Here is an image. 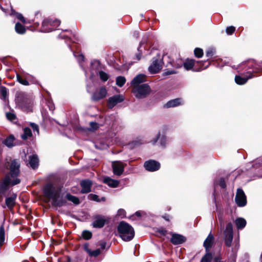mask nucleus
I'll return each instance as SVG.
<instances>
[{"mask_svg":"<svg viewBox=\"0 0 262 262\" xmlns=\"http://www.w3.org/2000/svg\"><path fill=\"white\" fill-rule=\"evenodd\" d=\"M146 81V76L144 74L137 75L132 81L131 84L134 86L140 85L139 84Z\"/></svg>","mask_w":262,"mask_h":262,"instance_id":"17","label":"nucleus"},{"mask_svg":"<svg viewBox=\"0 0 262 262\" xmlns=\"http://www.w3.org/2000/svg\"><path fill=\"white\" fill-rule=\"evenodd\" d=\"M214 52L212 50H208L206 52V56L208 57H211L213 55Z\"/></svg>","mask_w":262,"mask_h":262,"instance_id":"49","label":"nucleus"},{"mask_svg":"<svg viewBox=\"0 0 262 262\" xmlns=\"http://www.w3.org/2000/svg\"><path fill=\"white\" fill-rule=\"evenodd\" d=\"M214 262H222L220 257H216L214 259Z\"/></svg>","mask_w":262,"mask_h":262,"instance_id":"53","label":"nucleus"},{"mask_svg":"<svg viewBox=\"0 0 262 262\" xmlns=\"http://www.w3.org/2000/svg\"><path fill=\"white\" fill-rule=\"evenodd\" d=\"M141 53H139L136 54V58H137V60L138 61L139 60L141 59Z\"/></svg>","mask_w":262,"mask_h":262,"instance_id":"52","label":"nucleus"},{"mask_svg":"<svg viewBox=\"0 0 262 262\" xmlns=\"http://www.w3.org/2000/svg\"><path fill=\"white\" fill-rule=\"evenodd\" d=\"M101 200H102V201H104V200H105V199H104V198H102Z\"/></svg>","mask_w":262,"mask_h":262,"instance_id":"60","label":"nucleus"},{"mask_svg":"<svg viewBox=\"0 0 262 262\" xmlns=\"http://www.w3.org/2000/svg\"><path fill=\"white\" fill-rule=\"evenodd\" d=\"M194 53L195 56L198 58L201 57L203 55V50L200 48H196L194 51Z\"/></svg>","mask_w":262,"mask_h":262,"instance_id":"38","label":"nucleus"},{"mask_svg":"<svg viewBox=\"0 0 262 262\" xmlns=\"http://www.w3.org/2000/svg\"><path fill=\"white\" fill-rule=\"evenodd\" d=\"M20 163L16 160L12 161L10 164V177L7 176L0 183V201L3 200L4 196L6 195V193L9 188V186L11 184L15 185L20 183L19 179L16 178L13 180L11 178H14L17 177L19 173Z\"/></svg>","mask_w":262,"mask_h":262,"instance_id":"1","label":"nucleus"},{"mask_svg":"<svg viewBox=\"0 0 262 262\" xmlns=\"http://www.w3.org/2000/svg\"><path fill=\"white\" fill-rule=\"evenodd\" d=\"M90 125L91 127L90 130H95L99 127L98 124L94 122H90Z\"/></svg>","mask_w":262,"mask_h":262,"instance_id":"41","label":"nucleus"},{"mask_svg":"<svg viewBox=\"0 0 262 262\" xmlns=\"http://www.w3.org/2000/svg\"><path fill=\"white\" fill-rule=\"evenodd\" d=\"M100 252H101L100 250L99 249H97L94 251H91V252L89 254V255L91 256L96 257L100 254Z\"/></svg>","mask_w":262,"mask_h":262,"instance_id":"40","label":"nucleus"},{"mask_svg":"<svg viewBox=\"0 0 262 262\" xmlns=\"http://www.w3.org/2000/svg\"><path fill=\"white\" fill-rule=\"evenodd\" d=\"M184 61L181 58L177 59L175 61H173L172 66L176 68H180L183 65Z\"/></svg>","mask_w":262,"mask_h":262,"instance_id":"33","label":"nucleus"},{"mask_svg":"<svg viewBox=\"0 0 262 262\" xmlns=\"http://www.w3.org/2000/svg\"><path fill=\"white\" fill-rule=\"evenodd\" d=\"M158 140H159V144L161 147H166L167 144V141L166 137L164 134L161 135L160 133L159 132L157 135V136L151 142L152 144L154 145Z\"/></svg>","mask_w":262,"mask_h":262,"instance_id":"13","label":"nucleus"},{"mask_svg":"<svg viewBox=\"0 0 262 262\" xmlns=\"http://www.w3.org/2000/svg\"><path fill=\"white\" fill-rule=\"evenodd\" d=\"M212 258V254L207 253L202 257L201 262H211Z\"/></svg>","mask_w":262,"mask_h":262,"instance_id":"35","label":"nucleus"},{"mask_svg":"<svg viewBox=\"0 0 262 262\" xmlns=\"http://www.w3.org/2000/svg\"><path fill=\"white\" fill-rule=\"evenodd\" d=\"M194 64V60L193 59H187L183 63L184 67L187 70L191 69Z\"/></svg>","mask_w":262,"mask_h":262,"instance_id":"26","label":"nucleus"},{"mask_svg":"<svg viewBox=\"0 0 262 262\" xmlns=\"http://www.w3.org/2000/svg\"><path fill=\"white\" fill-rule=\"evenodd\" d=\"M219 221L220 222L221 226H224V222H223V221L222 217H219Z\"/></svg>","mask_w":262,"mask_h":262,"instance_id":"56","label":"nucleus"},{"mask_svg":"<svg viewBox=\"0 0 262 262\" xmlns=\"http://www.w3.org/2000/svg\"><path fill=\"white\" fill-rule=\"evenodd\" d=\"M120 237L124 241H129L133 238L135 232L133 227L128 224L122 221L118 226Z\"/></svg>","mask_w":262,"mask_h":262,"instance_id":"3","label":"nucleus"},{"mask_svg":"<svg viewBox=\"0 0 262 262\" xmlns=\"http://www.w3.org/2000/svg\"><path fill=\"white\" fill-rule=\"evenodd\" d=\"M125 211L124 210L122 209H120L118 211V214L119 216H121V217H123L125 216Z\"/></svg>","mask_w":262,"mask_h":262,"instance_id":"46","label":"nucleus"},{"mask_svg":"<svg viewBox=\"0 0 262 262\" xmlns=\"http://www.w3.org/2000/svg\"><path fill=\"white\" fill-rule=\"evenodd\" d=\"M14 137L12 135H11L8 138H7V139H6L4 140V143L8 147L11 148L14 145Z\"/></svg>","mask_w":262,"mask_h":262,"instance_id":"25","label":"nucleus"},{"mask_svg":"<svg viewBox=\"0 0 262 262\" xmlns=\"http://www.w3.org/2000/svg\"><path fill=\"white\" fill-rule=\"evenodd\" d=\"M92 184V182L90 180H86L82 181L80 182V185L82 187L81 192L85 193L90 192Z\"/></svg>","mask_w":262,"mask_h":262,"instance_id":"15","label":"nucleus"},{"mask_svg":"<svg viewBox=\"0 0 262 262\" xmlns=\"http://www.w3.org/2000/svg\"><path fill=\"white\" fill-rule=\"evenodd\" d=\"M144 166L145 169L149 171H157L160 167V164L159 162L151 160L145 162Z\"/></svg>","mask_w":262,"mask_h":262,"instance_id":"11","label":"nucleus"},{"mask_svg":"<svg viewBox=\"0 0 262 262\" xmlns=\"http://www.w3.org/2000/svg\"><path fill=\"white\" fill-rule=\"evenodd\" d=\"M6 117L9 120L13 122H14L16 119V116L12 113H6Z\"/></svg>","mask_w":262,"mask_h":262,"instance_id":"39","label":"nucleus"},{"mask_svg":"<svg viewBox=\"0 0 262 262\" xmlns=\"http://www.w3.org/2000/svg\"><path fill=\"white\" fill-rule=\"evenodd\" d=\"M213 236L212 234L210 233L204 242V246L205 247L206 250H208L210 248L213 243Z\"/></svg>","mask_w":262,"mask_h":262,"instance_id":"23","label":"nucleus"},{"mask_svg":"<svg viewBox=\"0 0 262 262\" xmlns=\"http://www.w3.org/2000/svg\"><path fill=\"white\" fill-rule=\"evenodd\" d=\"M113 173L117 176H120L124 171L126 164L120 161H114L112 162Z\"/></svg>","mask_w":262,"mask_h":262,"instance_id":"9","label":"nucleus"},{"mask_svg":"<svg viewBox=\"0 0 262 262\" xmlns=\"http://www.w3.org/2000/svg\"><path fill=\"white\" fill-rule=\"evenodd\" d=\"M139 144H140V143L139 142L136 141H134L132 143V144L134 145V146L138 145Z\"/></svg>","mask_w":262,"mask_h":262,"instance_id":"55","label":"nucleus"},{"mask_svg":"<svg viewBox=\"0 0 262 262\" xmlns=\"http://www.w3.org/2000/svg\"><path fill=\"white\" fill-rule=\"evenodd\" d=\"M182 104H183V101L181 98H176L167 102L165 104V107L167 108L176 107Z\"/></svg>","mask_w":262,"mask_h":262,"instance_id":"19","label":"nucleus"},{"mask_svg":"<svg viewBox=\"0 0 262 262\" xmlns=\"http://www.w3.org/2000/svg\"><path fill=\"white\" fill-rule=\"evenodd\" d=\"M104 182L109 186L113 188L117 187L119 184V182L118 180L112 179L109 177L104 178Z\"/></svg>","mask_w":262,"mask_h":262,"instance_id":"22","label":"nucleus"},{"mask_svg":"<svg viewBox=\"0 0 262 262\" xmlns=\"http://www.w3.org/2000/svg\"><path fill=\"white\" fill-rule=\"evenodd\" d=\"M30 126L32 127V128L33 129V131L34 132L36 131L37 132V134L38 135L39 134V129H38V125L37 124H36L35 123H31L30 124Z\"/></svg>","mask_w":262,"mask_h":262,"instance_id":"45","label":"nucleus"},{"mask_svg":"<svg viewBox=\"0 0 262 262\" xmlns=\"http://www.w3.org/2000/svg\"><path fill=\"white\" fill-rule=\"evenodd\" d=\"M235 31V28L233 26H230L226 28V33L229 34L231 35Z\"/></svg>","mask_w":262,"mask_h":262,"instance_id":"43","label":"nucleus"},{"mask_svg":"<svg viewBox=\"0 0 262 262\" xmlns=\"http://www.w3.org/2000/svg\"><path fill=\"white\" fill-rule=\"evenodd\" d=\"M1 95L3 96L4 99H5L7 97V89L5 87H2L1 89Z\"/></svg>","mask_w":262,"mask_h":262,"instance_id":"42","label":"nucleus"},{"mask_svg":"<svg viewBox=\"0 0 262 262\" xmlns=\"http://www.w3.org/2000/svg\"><path fill=\"white\" fill-rule=\"evenodd\" d=\"M60 21L58 19L52 20L49 19H45L42 23V31L43 32H49L59 26Z\"/></svg>","mask_w":262,"mask_h":262,"instance_id":"5","label":"nucleus"},{"mask_svg":"<svg viewBox=\"0 0 262 262\" xmlns=\"http://www.w3.org/2000/svg\"><path fill=\"white\" fill-rule=\"evenodd\" d=\"M235 225L238 229L244 228L246 225V221L242 217H238L235 221Z\"/></svg>","mask_w":262,"mask_h":262,"instance_id":"24","label":"nucleus"},{"mask_svg":"<svg viewBox=\"0 0 262 262\" xmlns=\"http://www.w3.org/2000/svg\"><path fill=\"white\" fill-rule=\"evenodd\" d=\"M66 198L69 201L72 202L76 205H77L79 203V199L76 196L68 194L67 195Z\"/></svg>","mask_w":262,"mask_h":262,"instance_id":"31","label":"nucleus"},{"mask_svg":"<svg viewBox=\"0 0 262 262\" xmlns=\"http://www.w3.org/2000/svg\"><path fill=\"white\" fill-rule=\"evenodd\" d=\"M124 100L123 96L121 95H116L109 98L108 99V106L110 108L114 107L116 104Z\"/></svg>","mask_w":262,"mask_h":262,"instance_id":"12","label":"nucleus"},{"mask_svg":"<svg viewBox=\"0 0 262 262\" xmlns=\"http://www.w3.org/2000/svg\"><path fill=\"white\" fill-rule=\"evenodd\" d=\"M85 75H86V74H87V73H86V71L85 72Z\"/></svg>","mask_w":262,"mask_h":262,"instance_id":"62","label":"nucleus"},{"mask_svg":"<svg viewBox=\"0 0 262 262\" xmlns=\"http://www.w3.org/2000/svg\"><path fill=\"white\" fill-rule=\"evenodd\" d=\"M224 241L226 246L230 247L231 246L233 240V229L232 225L231 223H229L226 227V229L224 232Z\"/></svg>","mask_w":262,"mask_h":262,"instance_id":"6","label":"nucleus"},{"mask_svg":"<svg viewBox=\"0 0 262 262\" xmlns=\"http://www.w3.org/2000/svg\"><path fill=\"white\" fill-rule=\"evenodd\" d=\"M135 215H136V216H137L138 217L141 216V212H140V211H137L135 213Z\"/></svg>","mask_w":262,"mask_h":262,"instance_id":"57","label":"nucleus"},{"mask_svg":"<svg viewBox=\"0 0 262 262\" xmlns=\"http://www.w3.org/2000/svg\"><path fill=\"white\" fill-rule=\"evenodd\" d=\"M82 235V237H83V238L88 240V239H90L92 237V234L90 231L85 230V231H83Z\"/></svg>","mask_w":262,"mask_h":262,"instance_id":"36","label":"nucleus"},{"mask_svg":"<svg viewBox=\"0 0 262 262\" xmlns=\"http://www.w3.org/2000/svg\"><path fill=\"white\" fill-rule=\"evenodd\" d=\"M162 61L161 59L154 58L152 62L148 68V71L151 74L159 73L162 68Z\"/></svg>","mask_w":262,"mask_h":262,"instance_id":"7","label":"nucleus"},{"mask_svg":"<svg viewBox=\"0 0 262 262\" xmlns=\"http://www.w3.org/2000/svg\"><path fill=\"white\" fill-rule=\"evenodd\" d=\"M253 77L254 76L252 73L249 74V76L246 77H243L241 76H235V81L237 84L242 85L246 83L249 79Z\"/></svg>","mask_w":262,"mask_h":262,"instance_id":"20","label":"nucleus"},{"mask_svg":"<svg viewBox=\"0 0 262 262\" xmlns=\"http://www.w3.org/2000/svg\"><path fill=\"white\" fill-rule=\"evenodd\" d=\"M45 196L49 200H52L54 206L61 207L66 204V201L60 195V191L54 185L48 184L43 189Z\"/></svg>","mask_w":262,"mask_h":262,"instance_id":"2","label":"nucleus"},{"mask_svg":"<svg viewBox=\"0 0 262 262\" xmlns=\"http://www.w3.org/2000/svg\"><path fill=\"white\" fill-rule=\"evenodd\" d=\"M15 29L16 32L18 34H24L26 32L25 27L19 23L16 24Z\"/></svg>","mask_w":262,"mask_h":262,"instance_id":"27","label":"nucleus"},{"mask_svg":"<svg viewBox=\"0 0 262 262\" xmlns=\"http://www.w3.org/2000/svg\"><path fill=\"white\" fill-rule=\"evenodd\" d=\"M17 81L23 85H28L29 84V82L27 80L23 79L18 74L17 75Z\"/></svg>","mask_w":262,"mask_h":262,"instance_id":"37","label":"nucleus"},{"mask_svg":"<svg viewBox=\"0 0 262 262\" xmlns=\"http://www.w3.org/2000/svg\"><path fill=\"white\" fill-rule=\"evenodd\" d=\"M235 200L236 203L239 207H243L246 205V196L242 189L239 188L237 190Z\"/></svg>","mask_w":262,"mask_h":262,"instance_id":"8","label":"nucleus"},{"mask_svg":"<svg viewBox=\"0 0 262 262\" xmlns=\"http://www.w3.org/2000/svg\"><path fill=\"white\" fill-rule=\"evenodd\" d=\"M132 92L137 98L141 99L146 97L150 93V88L147 84L135 85L133 89Z\"/></svg>","mask_w":262,"mask_h":262,"instance_id":"4","label":"nucleus"},{"mask_svg":"<svg viewBox=\"0 0 262 262\" xmlns=\"http://www.w3.org/2000/svg\"><path fill=\"white\" fill-rule=\"evenodd\" d=\"M16 194H13L10 197H7L5 200V204L7 207L10 209L12 210L16 203Z\"/></svg>","mask_w":262,"mask_h":262,"instance_id":"16","label":"nucleus"},{"mask_svg":"<svg viewBox=\"0 0 262 262\" xmlns=\"http://www.w3.org/2000/svg\"><path fill=\"white\" fill-rule=\"evenodd\" d=\"M29 164L30 167L32 168H35L38 164V159L37 156L36 155H33L32 156H30L29 157Z\"/></svg>","mask_w":262,"mask_h":262,"instance_id":"21","label":"nucleus"},{"mask_svg":"<svg viewBox=\"0 0 262 262\" xmlns=\"http://www.w3.org/2000/svg\"><path fill=\"white\" fill-rule=\"evenodd\" d=\"M74 56L76 57L77 60L79 62L80 65L81 66V62L84 61V56L82 54H79L78 55L74 54Z\"/></svg>","mask_w":262,"mask_h":262,"instance_id":"44","label":"nucleus"},{"mask_svg":"<svg viewBox=\"0 0 262 262\" xmlns=\"http://www.w3.org/2000/svg\"><path fill=\"white\" fill-rule=\"evenodd\" d=\"M32 136V132L29 127H25L24 129V134L21 135L22 139L26 140Z\"/></svg>","mask_w":262,"mask_h":262,"instance_id":"28","label":"nucleus"},{"mask_svg":"<svg viewBox=\"0 0 262 262\" xmlns=\"http://www.w3.org/2000/svg\"><path fill=\"white\" fill-rule=\"evenodd\" d=\"M214 185L215 186L219 185L222 188H225L226 187L225 180L222 178H221L219 180H216L214 183Z\"/></svg>","mask_w":262,"mask_h":262,"instance_id":"34","label":"nucleus"},{"mask_svg":"<svg viewBox=\"0 0 262 262\" xmlns=\"http://www.w3.org/2000/svg\"><path fill=\"white\" fill-rule=\"evenodd\" d=\"M159 232L162 235H165L166 233V230L165 229L160 230Z\"/></svg>","mask_w":262,"mask_h":262,"instance_id":"54","label":"nucleus"},{"mask_svg":"<svg viewBox=\"0 0 262 262\" xmlns=\"http://www.w3.org/2000/svg\"><path fill=\"white\" fill-rule=\"evenodd\" d=\"M90 196H91V199L95 201H97V202H99L100 201V200L98 198V196L96 195V194H90Z\"/></svg>","mask_w":262,"mask_h":262,"instance_id":"48","label":"nucleus"},{"mask_svg":"<svg viewBox=\"0 0 262 262\" xmlns=\"http://www.w3.org/2000/svg\"><path fill=\"white\" fill-rule=\"evenodd\" d=\"M101 247L102 248V249H104L105 248V243H102L101 245Z\"/></svg>","mask_w":262,"mask_h":262,"instance_id":"58","label":"nucleus"},{"mask_svg":"<svg viewBox=\"0 0 262 262\" xmlns=\"http://www.w3.org/2000/svg\"><path fill=\"white\" fill-rule=\"evenodd\" d=\"M125 82L126 79L123 76H118L116 78V83L119 87L123 86Z\"/></svg>","mask_w":262,"mask_h":262,"instance_id":"29","label":"nucleus"},{"mask_svg":"<svg viewBox=\"0 0 262 262\" xmlns=\"http://www.w3.org/2000/svg\"><path fill=\"white\" fill-rule=\"evenodd\" d=\"M5 229L3 225L0 227V246H2L5 241Z\"/></svg>","mask_w":262,"mask_h":262,"instance_id":"30","label":"nucleus"},{"mask_svg":"<svg viewBox=\"0 0 262 262\" xmlns=\"http://www.w3.org/2000/svg\"><path fill=\"white\" fill-rule=\"evenodd\" d=\"M175 73H176V72L174 70H170V71H168L165 72L164 75H171V74H175Z\"/></svg>","mask_w":262,"mask_h":262,"instance_id":"51","label":"nucleus"},{"mask_svg":"<svg viewBox=\"0 0 262 262\" xmlns=\"http://www.w3.org/2000/svg\"><path fill=\"white\" fill-rule=\"evenodd\" d=\"M67 259H68V262H70V259L69 258H68Z\"/></svg>","mask_w":262,"mask_h":262,"instance_id":"61","label":"nucleus"},{"mask_svg":"<svg viewBox=\"0 0 262 262\" xmlns=\"http://www.w3.org/2000/svg\"><path fill=\"white\" fill-rule=\"evenodd\" d=\"M99 75L100 79L104 82L106 81L110 77L108 74L102 71L99 72Z\"/></svg>","mask_w":262,"mask_h":262,"instance_id":"32","label":"nucleus"},{"mask_svg":"<svg viewBox=\"0 0 262 262\" xmlns=\"http://www.w3.org/2000/svg\"><path fill=\"white\" fill-rule=\"evenodd\" d=\"M107 95V90L104 86H102L97 89L93 93L92 99L96 101L105 98Z\"/></svg>","mask_w":262,"mask_h":262,"instance_id":"10","label":"nucleus"},{"mask_svg":"<svg viewBox=\"0 0 262 262\" xmlns=\"http://www.w3.org/2000/svg\"><path fill=\"white\" fill-rule=\"evenodd\" d=\"M106 220L104 216L97 215L95 217L92 225L94 228H102L104 225Z\"/></svg>","mask_w":262,"mask_h":262,"instance_id":"14","label":"nucleus"},{"mask_svg":"<svg viewBox=\"0 0 262 262\" xmlns=\"http://www.w3.org/2000/svg\"><path fill=\"white\" fill-rule=\"evenodd\" d=\"M185 241L184 237L178 234H173L171 238V243L174 245L181 244Z\"/></svg>","mask_w":262,"mask_h":262,"instance_id":"18","label":"nucleus"},{"mask_svg":"<svg viewBox=\"0 0 262 262\" xmlns=\"http://www.w3.org/2000/svg\"><path fill=\"white\" fill-rule=\"evenodd\" d=\"M84 249L89 254L90 253L91 250L89 248L88 245L85 244L84 245Z\"/></svg>","mask_w":262,"mask_h":262,"instance_id":"50","label":"nucleus"},{"mask_svg":"<svg viewBox=\"0 0 262 262\" xmlns=\"http://www.w3.org/2000/svg\"><path fill=\"white\" fill-rule=\"evenodd\" d=\"M50 109L51 110H53V107H52V106L50 107Z\"/></svg>","mask_w":262,"mask_h":262,"instance_id":"59","label":"nucleus"},{"mask_svg":"<svg viewBox=\"0 0 262 262\" xmlns=\"http://www.w3.org/2000/svg\"><path fill=\"white\" fill-rule=\"evenodd\" d=\"M16 17L18 19L20 20L23 23H26V20H25V18L24 17V16L22 15V14L18 13L17 14Z\"/></svg>","mask_w":262,"mask_h":262,"instance_id":"47","label":"nucleus"}]
</instances>
